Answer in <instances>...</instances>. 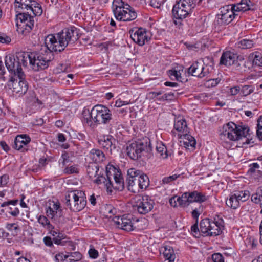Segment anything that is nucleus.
I'll use <instances>...</instances> for the list:
<instances>
[{"mask_svg": "<svg viewBox=\"0 0 262 262\" xmlns=\"http://www.w3.org/2000/svg\"><path fill=\"white\" fill-rule=\"evenodd\" d=\"M78 39V30L74 27L65 28L61 32L47 35L45 39V44L47 51L60 53L63 51L68 44L74 42Z\"/></svg>", "mask_w": 262, "mask_h": 262, "instance_id": "1", "label": "nucleus"}, {"mask_svg": "<svg viewBox=\"0 0 262 262\" xmlns=\"http://www.w3.org/2000/svg\"><path fill=\"white\" fill-rule=\"evenodd\" d=\"M249 128L247 126H237L232 122H229L223 125L222 130L220 134V139L224 141L223 146L226 148L229 147L227 145L228 139L230 141H238L237 146L242 147L243 145L248 144L249 142L247 138L249 135Z\"/></svg>", "mask_w": 262, "mask_h": 262, "instance_id": "2", "label": "nucleus"}, {"mask_svg": "<svg viewBox=\"0 0 262 262\" xmlns=\"http://www.w3.org/2000/svg\"><path fill=\"white\" fill-rule=\"evenodd\" d=\"M195 4L193 0H179L173 6L172 13L175 25L180 27L182 20L190 16Z\"/></svg>", "mask_w": 262, "mask_h": 262, "instance_id": "3", "label": "nucleus"}, {"mask_svg": "<svg viewBox=\"0 0 262 262\" xmlns=\"http://www.w3.org/2000/svg\"><path fill=\"white\" fill-rule=\"evenodd\" d=\"M113 11L117 20L129 21L135 20L137 14L134 8L122 0H114Z\"/></svg>", "mask_w": 262, "mask_h": 262, "instance_id": "4", "label": "nucleus"}, {"mask_svg": "<svg viewBox=\"0 0 262 262\" xmlns=\"http://www.w3.org/2000/svg\"><path fill=\"white\" fill-rule=\"evenodd\" d=\"M151 151L150 140L147 138L129 143L126 147L127 155L133 160L142 158Z\"/></svg>", "mask_w": 262, "mask_h": 262, "instance_id": "5", "label": "nucleus"}, {"mask_svg": "<svg viewBox=\"0 0 262 262\" xmlns=\"http://www.w3.org/2000/svg\"><path fill=\"white\" fill-rule=\"evenodd\" d=\"M92 115L93 121L97 124H110V132L113 129L112 114L110 110L103 105H96L92 108Z\"/></svg>", "mask_w": 262, "mask_h": 262, "instance_id": "6", "label": "nucleus"}, {"mask_svg": "<svg viewBox=\"0 0 262 262\" xmlns=\"http://www.w3.org/2000/svg\"><path fill=\"white\" fill-rule=\"evenodd\" d=\"M66 204L74 212L82 210L86 205V199L84 192L81 190H74L67 194Z\"/></svg>", "mask_w": 262, "mask_h": 262, "instance_id": "7", "label": "nucleus"}, {"mask_svg": "<svg viewBox=\"0 0 262 262\" xmlns=\"http://www.w3.org/2000/svg\"><path fill=\"white\" fill-rule=\"evenodd\" d=\"M31 67L35 71L47 69L54 58L53 54L46 51L44 53H32Z\"/></svg>", "mask_w": 262, "mask_h": 262, "instance_id": "8", "label": "nucleus"}, {"mask_svg": "<svg viewBox=\"0 0 262 262\" xmlns=\"http://www.w3.org/2000/svg\"><path fill=\"white\" fill-rule=\"evenodd\" d=\"M220 13L216 15V21L221 26L226 25L231 23L234 19H237L238 13L233 10L232 6L223 7L220 9Z\"/></svg>", "mask_w": 262, "mask_h": 262, "instance_id": "9", "label": "nucleus"}, {"mask_svg": "<svg viewBox=\"0 0 262 262\" xmlns=\"http://www.w3.org/2000/svg\"><path fill=\"white\" fill-rule=\"evenodd\" d=\"M154 201L148 195L139 196L136 200V206L138 212L145 214L150 212L154 207Z\"/></svg>", "mask_w": 262, "mask_h": 262, "instance_id": "10", "label": "nucleus"}, {"mask_svg": "<svg viewBox=\"0 0 262 262\" xmlns=\"http://www.w3.org/2000/svg\"><path fill=\"white\" fill-rule=\"evenodd\" d=\"M25 76L24 74L22 78L17 76H15L16 78L12 77L8 84L10 89H12L13 92L19 96L25 94L28 90V86L25 80Z\"/></svg>", "mask_w": 262, "mask_h": 262, "instance_id": "11", "label": "nucleus"}, {"mask_svg": "<svg viewBox=\"0 0 262 262\" xmlns=\"http://www.w3.org/2000/svg\"><path fill=\"white\" fill-rule=\"evenodd\" d=\"M5 65L8 70L13 73L14 76L20 77L21 78L24 75V72L22 70L16 57L13 56H6L5 58Z\"/></svg>", "mask_w": 262, "mask_h": 262, "instance_id": "12", "label": "nucleus"}, {"mask_svg": "<svg viewBox=\"0 0 262 262\" xmlns=\"http://www.w3.org/2000/svg\"><path fill=\"white\" fill-rule=\"evenodd\" d=\"M130 38L132 40L140 46H142L150 40V36H149V33L145 29L140 28L135 32L133 31L130 32Z\"/></svg>", "mask_w": 262, "mask_h": 262, "instance_id": "13", "label": "nucleus"}, {"mask_svg": "<svg viewBox=\"0 0 262 262\" xmlns=\"http://www.w3.org/2000/svg\"><path fill=\"white\" fill-rule=\"evenodd\" d=\"M129 214L123 215L122 216H115L113 220L117 227L126 231L134 230V226Z\"/></svg>", "mask_w": 262, "mask_h": 262, "instance_id": "14", "label": "nucleus"}, {"mask_svg": "<svg viewBox=\"0 0 262 262\" xmlns=\"http://www.w3.org/2000/svg\"><path fill=\"white\" fill-rule=\"evenodd\" d=\"M116 139L109 135H105L98 140L100 146L103 149L106 154H112V151L116 149Z\"/></svg>", "mask_w": 262, "mask_h": 262, "instance_id": "15", "label": "nucleus"}, {"mask_svg": "<svg viewBox=\"0 0 262 262\" xmlns=\"http://www.w3.org/2000/svg\"><path fill=\"white\" fill-rule=\"evenodd\" d=\"M30 137L26 134L17 135L15 139L13 147L21 151L24 152L28 150V144L30 142Z\"/></svg>", "mask_w": 262, "mask_h": 262, "instance_id": "16", "label": "nucleus"}, {"mask_svg": "<svg viewBox=\"0 0 262 262\" xmlns=\"http://www.w3.org/2000/svg\"><path fill=\"white\" fill-rule=\"evenodd\" d=\"M140 173V170L135 168H130L127 171V177L126 181L127 183L128 189L133 192H136L133 187L138 185V176Z\"/></svg>", "mask_w": 262, "mask_h": 262, "instance_id": "17", "label": "nucleus"}, {"mask_svg": "<svg viewBox=\"0 0 262 262\" xmlns=\"http://www.w3.org/2000/svg\"><path fill=\"white\" fill-rule=\"evenodd\" d=\"M211 227L210 228L209 236H216L220 235L224 228V222L222 218L217 216L211 221Z\"/></svg>", "mask_w": 262, "mask_h": 262, "instance_id": "18", "label": "nucleus"}, {"mask_svg": "<svg viewBox=\"0 0 262 262\" xmlns=\"http://www.w3.org/2000/svg\"><path fill=\"white\" fill-rule=\"evenodd\" d=\"M108 165L106 167V174L105 177L103 175H98V177L94 180V182L97 185H103L105 186L107 191L110 192H112V188L113 187V184L112 182L111 181V178L110 176V174L111 173L108 171Z\"/></svg>", "mask_w": 262, "mask_h": 262, "instance_id": "19", "label": "nucleus"}, {"mask_svg": "<svg viewBox=\"0 0 262 262\" xmlns=\"http://www.w3.org/2000/svg\"><path fill=\"white\" fill-rule=\"evenodd\" d=\"M237 57L236 54L230 51H227L222 54L220 63L226 66H230L234 63Z\"/></svg>", "mask_w": 262, "mask_h": 262, "instance_id": "20", "label": "nucleus"}, {"mask_svg": "<svg viewBox=\"0 0 262 262\" xmlns=\"http://www.w3.org/2000/svg\"><path fill=\"white\" fill-rule=\"evenodd\" d=\"M202 62L201 78H203L212 72L213 70V61L211 58L206 57L202 60Z\"/></svg>", "mask_w": 262, "mask_h": 262, "instance_id": "21", "label": "nucleus"}, {"mask_svg": "<svg viewBox=\"0 0 262 262\" xmlns=\"http://www.w3.org/2000/svg\"><path fill=\"white\" fill-rule=\"evenodd\" d=\"M62 210L60 208V203L58 202H52L46 211L48 216L53 218L55 216H61Z\"/></svg>", "mask_w": 262, "mask_h": 262, "instance_id": "22", "label": "nucleus"}, {"mask_svg": "<svg viewBox=\"0 0 262 262\" xmlns=\"http://www.w3.org/2000/svg\"><path fill=\"white\" fill-rule=\"evenodd\" d=\"M184 67L182 66L177 65L172 69L167 71L168 76L171 80H177L178 81L183 82L184 78H182L181 75L183 72Z\"/></svg>", "mask_w": 262, "mask_h": 262, "instance_id": "23", "label": "nucleus"}, {"mask_svg": "<svg viewBox=\"0 0 262 262\" xmlns=\"http://www.w3.org/2000/svg\"><path fill=\"white\" fill-rule=\"evenodd\" d=\"M174 127L176 130L179 132L178 135L180 137L185 133H189V132L186 120L183 118H177L175 120Z\"/></svg>", "mask_w": 262, "mask_h": 262, "instance_id": "24", "label": "nucleus"}, {"mask_svg": "<svg viewBox=\"0 0 262 262\" xmlns=\"http://www.w3.org/2000/svg\"><path fill=\"white\" fill-rule=\"evenodd\" d=\"M32 2L31 0H15L14 5L16 13L29 11Z\"/></svg>", "mask_w": 262, "mask_h": 262, "instance_id": "25", "label": "nucleus"}, {"mask_svg": "<svg viewBox=\"0 0 262 262\" xmlns=\"http://www.w3.org/2000/svg\"><path fill=\"white\" fill-rule=\"evenodd\" d=\"M252 6L253 3L250 0H241L240 3L232 6V7L233 10L238 13L240 12H244L250 10Z\"/></svg>", "mask_w": 262, "mask_h": 262, "instance_id": "26", "label": "nucleus"}, {"mask_svg": "<svg viewBox=\"0 0 262 262\" xmlns=\"http://www.w3.org/2000/svg\"><path fill=\"white\" fill-rule=\"evenodd\" d=\"M189 196L190 203L193 202L201 203L205 202L209 198L208 196L197 191H193L190 192H189Z\"/></svg>", "mask_w": 262, "mask_h": 262, "instance_id": "27", "label": "nucleus"}, {"mask_svg": "<svg viewBox=\"0 0 262 262\" xmlns=\"http://www.w3.org/2000/svg\"><path fill=\"white\" fill-rule=\"evenodd\" d=\"M32 53L29 54L28 52H20L16 53V58L17 59L20 67L21 66L26 67L28 64V60H29L30 64L31 65V60L32 58Z\"/></svg>", "mask_w": 262, "mask_h": 262, "instance_id": "28", "label": "nucleus"}, {"mask_svg": "<svg viewBox=\"0 0 262 262\" xmlns=\"http://www.w3.org/2000/svg\"><path fill=\"white\" fill-rule=\"evenodd\" d=\"M202 62V60L194 62L188 69V72L193 76L201 78Z\"/></svg>", "mask_w": 262, "mask_h": 262, "instance_id": "29", "label": "nucleus"}, {"mask_svg": "<svg viewBox=\"0 0 262 262\" xmlns=\"http://www.w3.org/2000/svg\"><path fill=\"white\" fill-rule=\"evenodd\" d=\"M90 157L95 163L102 162L105 159L104 152L98 149H92L90 152Z\"/></svg>", "mask_w": 262, "mask_h": 262, "instance_id": "30", "label": "nucleus"}, {"mask_svg": "<svg viewBox=\"0 0 262 262\" xmlns=\"http://www.w3.org/2000/svg\"><path fill=\"white\" fill-rule=\"evenodd\" d=\"M182 139L181 143H182L186 148L191 147L194 148L196 144V141L193 137L188 133H185L180 137Z\"/></svg>", "mask_w": 262, "mask_h": 262, "instance_id": "31", "label": "nucleus"}, {"mask_svg": "<svg viewBox=\"0 0 262 262\" xmlns=\"http://www.w3.org/2000/svg\"><path fill=\"white\" fill-rule=\"evenodd\" d=\"M211 221L209 219L202 220L200 224V232L204 236H209L210 228L211 227Z\"/></svg>", "mask_w": 262, "mask_h": 262, "instance_id": "32", "label": "nucleus"}, {"mask_svg": "<svg viewBox=\"0 0 262 262\" xmlns=\"http://www.w3.org/2000/svg\"><path fill=\"white\" fill-rule=\"evenodd\" d=\"M246 59H245L243 57L237 56L236 61L233 65L236 70L239 72L242 73L246 71Z\"/></svg>", "mask_w": 262, "mask_h": 262, "instance_id": "33", "label": "nucleus"}, {"mask_svg": "<svg viewBox=\"0 0 262 262\" xmlns=\"http://www.w3.org/2000/svg\"><path fill=\"white\" fill-rule=\"evenodd\" d=\"M83 118L82 121L84 125L90 127H93L94 124L93 123V116L92 115V110L90 112L89 110H83L82 112Z\"/></svg>", "mask_w": 262, "mask_h": 262, "instance_id": "34", "label": "nucleus"}, {"mask_svg": "<svg viewBox=\"0 0 262 262\" xmlns=\"http://www.w3.org/2000/svg\"><path fill=\"white\" fill-rule=\"evenodd\" d=\"M138 186L140 189H145L149 185V180L147 176L140 171L138 176Z\"/></svg>", "mask_w": 262, "mask_h": 262, "instance_id": "35", "label": "nucleus"}, {"mask_svg": "<svg viewBox=\"0 0 262 262\" xmlns=\"http://www.w3.org/2000/svg\"><path fill=\"white\" fill-rule=\"evenodd\" d=\"M164 249L163 254L164 257L168 260V262H173L176 258V255L173 248L169 246H165Z\"/></svg>", "mask_w": 262, "mask_h": 262, "instance_id": "36", "label": "nucleus"}, {"mask_svg": "<svg viewBox=\"0 0 262 262\" xmlns=\"http://www.w3.org/2000/svg\"><path fill=\"white\" fill-rule=\"evenodd\" d=\"M115 186L113 185V188L116 189H122L124 188V181L121 173L118 171L113 174Z\"/></svg>", "mask_w": 262, "mask_h": 262, "instance_id": "37", "label": "nucleus"}, {"mask_svg": "<svg viewBox=\"0 0 262 262\" xmlns=\"http://www.w3.org/2000/svg\"><path fill=\"white\" fill-rule=\"evenodd\" d=\"M30 6L29 12H32L35 16H40L42 14L43 10L40 4L33 1Z\"/></svg>", "mask_w": 262, "mask_h": 262, "instance_id": "38", "label": "nucleus"}, {"mask_svg": "<svg viewBox=\"0 0 262 262\" xmlns=\"http://www.w3.org/2000/svg\"><path fill=\"white\" fill-rule=\"evenodd\" d=\"M87 173L91 179L96 177L99 175L98 172L99 171V167L96 163H91L88 165L86 169Z\"/></svg>", "mask_w": 262, "mask_h": 262, "instance_id": "39", "label": "nucleus"}, {"mask_svg": "<svg viewBox=\"0 0 262 262\" xmlns=\"http://www.w3.org/2000/svg\"><path fill=\"white\" fill-rule=\"evenodd\" d=\"M239 202L236 195L234 193L230 196L228 200H226V204L228 207L235 209L239 206Z\"/></svg>", "mask_w": 262, "mask_h": 262, "instance_id": "40", "label": "nucleus"}, {"mask_svg": "<svg viewBox=\"0 0 262 262\" xmlns=\"http://www.w3.org/2000/svg\"><path fill=\"white\" fill-rule=\"evenodd\" d=\"M156 148L161 158L166 159L168 157L167 148L162 142H158Z\"/></svg>", "mask_w": 262, "mask_h": 262, "instance_id": "41", "label": "nucleus"}, {"mask_svg": "<svg viewBox=\"0 0 262 262\" xmlns=\"http://www.w3.org/2000/svg\"><path fill=\"white\" fill-rule=\"evenodd\" d=\"M237 47L242 49H250L253 47V41L250 39H243L236 43Z\"/></svg>", "mask_w": 262, "mask_h": 262, "instance_id": "42", "label": "nucleus"}, {"mask_svg": "<svg viewBox=\"0 0 262 262\" xmlns=\"http://www.w3.org/2000/svg\"><path fill=\"white\" fill-rule=\"evenodd\" d=\"M254 91V88L250 85H244L241 88V94L243 96L246 97Z\"/></svg>", "mask_w": 262, "mask_h": 262, "instance_id": "43", "label": "nucleus"}, {"mask_svg": "<svg viewBox=\"0 0 262 262\" xmlns=\"http://www.w3.org/2000/svg\"><path fill=\"white\" fill-rule=\"evenodd\" d=\"M237 200L240 202H245L247 200L250 196V193L248 191L244 190L241 191H236L234 193Z\"/></svg>", "mask_w": 262, "mask_h": 262, "instance_id": "44", "label": "nucleus"}, {"mask_svg": "<svg viewBox=\"0 0 262 262\" xmlns=\"http://www.w3.org/2000/svg\"><path fill=\"white\" fill-rule=\"evenodd\" d=\"M66 238V236L64 234L61 233H58L57 236L54 238L53 241L56 244L63 246L67 241H64Z\"/></svg>", "mask_w": 262, "mask_h": 262, "instance_id": "45", "label": "nucleus"}, {"mask_svg": "<svg viewBox=\"0 0 262 262\" xmlns=\"http://www.w3.org/2000/svg\"><path fill=\"white\" fill-rule=\"evenodd\" d=\"M34 23L33 17L30 16V18H28V19L23 23V27H25V30L29 31L32 30V28L34 27Z\"/></svg>", "mask_w": 262, "mask_h": 262, "instance_id": "46", "label": "nucleus"}, {"mask_svg": "<svg viewBox=\"0 0 262 262\" xmlns=\"http://www.w3.org/2000/svg\"><path fill=\"white\" fill-rule=\"evenodd\" d=\"M180 174H175L169 177H164L163 178L160 184L161 185H164L165 184H169L170 182L176 180L178 178L180 177Z\"/></svg>", "mask_w": 262, "mask_h": 262, "instance_id": "47", "label": "nucleus"}, {"mask_svg": "<svg viewBox=\"0 0 262 262\" xmlns=\"http://www.w3.org/2000/svg\"><path fill=\"white\" fill-rule=\"evenodd\" d=\"M17 17L18 19H19L21 23H23L28 18H30L31 13H29V11H22L20 13H17Z\"/></svg>", "mask_w": 262, "mask_h": 262, "instance_id": "48", "label": "nucleus"}, {"mask_svg": "<svg viewBox=\"0 0 262 262\" xmlns=\"http://www.w3.org/2000/svg\"><path fill=\"white\" fill-rule=\"evenodd\" d=\"M71 258L69 259V262L78 261L81 259L82 254L79 252H74L70 253Z\"/></svg>", "mask_w": 262, "mask_h": 262, "instance_id": "49", "label": "nucleus"}, {"mask_svg": "<svg viewBox=\"0 0 262 262\" xmlns=\"http://www.w3.org/2000/svg\"><path fill=\"white\" fill-rule=\"evenodd\" d=\"M257 126V137L260 140L262 141V116L258 118Z\"/></svg>", "mask_w": 262, "mask_h": 262, "instance_id": "50", "label": "nucleus"}, {"mask_svg": "<svg viewBox=\"0 0 262 262\" xmlns=\"http://www.w3.org/2000/svg\"><path fill=\"white\" fill-rule=\"evenodd\" d=\"M38 222L44 227L50 228V224L49 220L43 215H40L38 217Z\"/></svg>", "mask_w": 262, "mask_h": 262, "instance_id": "51", "label": "nucleus"}, {"mask_svg": "<svg viewBox=\"0 0 262 262\" xmlns=\"http://www.w3.org/2000/svg\"><path fill=\"white\" fill-rule=\"evenodd\" d=\"M4 208H5V210L13 216L16 217L19 214V210L17 207L13 208L10 206H8V207H5Z\"/></svg>", "mask_w": 262, "mask_h": 262, "instance_id": "52", "label": "nucleus"}, {"mask_svg": "<svg viewBox=\"0 0 262 262\" xmlns=\"http://www.w3.org/2000/svg\"><path fill=\"white\" fill-rule=\"evenodd\" d=\"M252 62L253 65L262 67V56L260 54L255 55Z\"/></svg>", "mask_w": 262, "mask_h": 262, "instance_id": "53", "label": "nucleus"}, {"mask_svg": "<svg viewBox=\"0 0 262 262\" xmlns=\"http://www.w3.org/2000/svg\"><path fill=\"white\" fill-rule=\"evenodd\" d=\"M203 211L202 205H199V208H196L192 212V215L194 219H198L199 215Z\"/></svg>", "mask_w": 262, "mask_h": 262, "instance_id": "54", "label": "nucleus"}, {"mask_svg": "<svg viewBox=\"0 0 262 262\" xmlns=\"http://www.w3.org/2000/svg\"><path fill=\"white\" fill-rule=\"evenodd\" d=\"M259 168V165L257 163H253L249 165V169L248 170V172L250 173H253L256 171H259L258 170Z\"/></svg>", "mask_w": 262, "mask_h": 262, "instance_id": "55", "label": "nucleus"}, {"mask_svg": "<svg viewBox=\"0 0 262 262\" xmlns=\"http://www.w3.org/2000/svg\"><path fill=\"white\" fill-rule=\"evenodd\" d=\"M18 203V200H9L8 201H6L3 202L1 204V207H8V206L12 205V206H15Z\"/></svg>", "mask_w": 262, "mask_h": 262, "instance_id": "56", "label": "nucleus"}, {"mask_svg": "<svg viewBox=\"0 0 262 262\" xmlns=\"http://www.w3.org/2000/svg\"><path fill=\"white\" fill-rule=\"evenodd\" d=\"M212 259L213 262H224V257L220 253H214L212 254Z\"/></svg>", "mask_w": 262, "mask_h": 262, "instance_id": "57", "label": "nucleus"}, {"mask_svg": "<svg viewBox=\"0 0 262 262\" xmlns=\"http://www.w3.org/2000/svg\"><path fill=\"white\" fill-rule=\"evenodd\" d=\"M9 177L8 174H5L0 177V186L3 187L6 186L8 183Z\"/></svg>", "mask_w": 262, "mask_h": 262, "instance_id": "58", "label": "nucleus"}, {"mask_svg": "<svg viewBox=\"0 0 262 262\" xmlns=\"http://www.w3.org/2000/svg\"><path fill=\"white\" fill-rule=\"evenodd\" d=\"M105 210L108 212V214L106 215L108 217H111L112 215H115L116 212V209L114 208L111 205H107L106 206Z\"/></svg>", "mask_w": 262, "mask_h": 262, "instance_id": "59", "label": "nucleus"}, {"mask_svg": "<svg viewBox=\"0 0 262 262\" xmlns=\"http://www.w3.org/2000/svg\"><path fill=\"white\" fill-rule=\"evenodd\" d=\"M11 38L4 33H0V42L3 43H8L10 42Z\"/></svg>", "mask_w": 262, "mask_h": 262, "instance_id": "60", "label": "nucleus"}, {"mask_svg": "<svg viewBox=\"0 0 262 262\" xmlns=\"http://www.w3.org/2000/svg\"><path fill=\"white\" fill-rule=\"evenodd\" d=\"M68 66L67 64L60 63L56 68L57 73H61L67 71Z\"/></svg>", "mask_w": 262, "mask_h": 262, "instance_id": "61", "label": "nucleus"}, {"mask_svg": "<svg viewBox=\"0 0 262 262\" xmlns=\"http://www.w3.org/2000/svg\"><path fill=\"white\" fill-rule=\"evenodd\" d=\"M64 172L66 174H72L78 172L77 168L73 166L67 167L64 169Z\"/></svg>", "mask_w": 262, "mask_h": 262, "instance_id": "62", "label": "nucleus"}, {"mask_svg": "<svg viewBox=\"0 0 262 262\" xmlns=\"http://www.w3.org/2000/svg\"><path fill=\"white\" fill-rule=\"evenodd\" d=\"M189 195V192H188L183 193L182 194V195L181 196L185 206L186 205H188L189 203H190Z\"/></svg>", "mask_w": 262, "mask_h": 262, "instance_id": "63", "label": "nucleus"}, {"mask_svg": "<svg viewBox=\"0 0 262 262\" xmlns=\"http://www.w3.org/2000/svg\"><path fill=\"white\" fill-rule=\"evenodd\" d=\"M241 92V88L239 86H235L230 88V93L231 95L235 96Z\"/></svg>", "mask_w": 262, "mask_h": 262, "instance_id": "64", "label": "nucleus"}]
</instances>
